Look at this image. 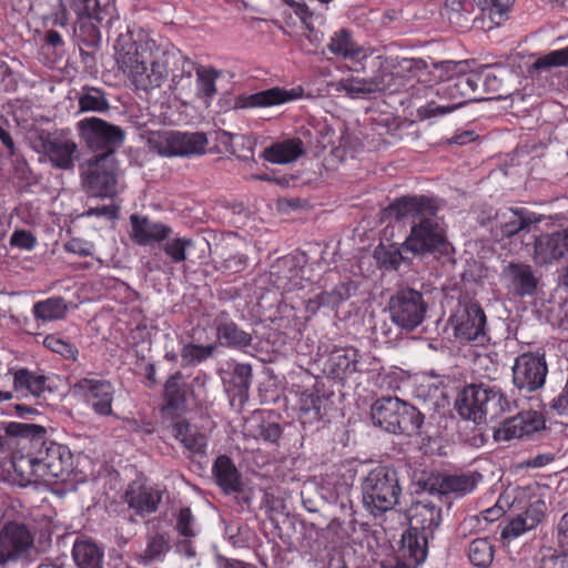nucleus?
I'll return each mask as SVG.
<instances>
[{
  "label": "nucleus",
  "mask_w": 568,
  "mask_h": 568,
  "mask_svg": "<svg viewBox=\"0 0 568 568\" xmlns=\"http://www.w3.org/2000/svg\"><path fill=\"white\" fill-rule=\"evenodd\" d=\"M4 434L18 438V445L26 450L13 463L16 471L23 473L29 466L30 475L34 480L61 479L65 480L74 470V456L65 445L48 438L47 428L30 423H3Z\"/></svg>",
  "instance_id": "1"
},
{
  "label": "nucleus",
  "mask_w": 568,
  "mask_h": 568,
  "mask_svg": "<svg viewBox=\"0 0 568 568\" xmlns=\"http://www.w3.org/2000/svg\"><path fill=\"white\" fill-rule=\"evenodd\" d=\"M438 206L433 197L404 195L388 204L384 214L397 222H410L405 247L413 256L423 258L428 255H448L452 250L446 231L436 216Z\"/></svg>",
  "instance_id": "2"
},
{
  "label": "nucleus",
  "mask_w": 568,
  "mask_h": 568,
  "mask_svg": "<svg viewBox=\"0 0 568 568\" xmlns=\"http://www.w3.org/2000/svg\"><path fill=\"white\" fill-rule=\"evenodd\" d=\"M116 62L120 69L133 82L136 89L149 91L160 88L164 82L165 67L174 59L155 41L131 30L119 34L115 45Z\"/></svg>",
  "instance_id": "3"
},
{
  "label": "nucleus",
  "mask_w": 568,
  "mask_h": 568,
  "mask_svg": "<svg viewBox=\"0 0 568 568\" xmlns=\"http://www.w3.org/2000/svg\"><path fill=\"white\" fill-rule=\"evenodd\" d=\"M70 7L77 16L72 32L81 62L92 68L102 44L101 29H110L119 21L115 0H70Z\"/></svg>",
  "instance_id": "4"
},
{
  "label": "nucleus",
  "mask_w": 568,
  "mask_h": 568,
  "mask_svg": "<svg viewBox=\"0 0 568 568\" xmlns=\"http://www.w3.org/2000/svg\"><path fill=\"white\" fill-rule=\"evenodd\" d=\"M454 406L463 419L480 425L513 412L516 402L510 400L499 386L471 383L458 392Z\"/></svg>",
  "instance_id": "5"
},
{
  "label": "nucleus",
  "mask_w": 568,
  "mask_h": 568,
  "mask_svg": "<svg viewBox=\"0 0 568 568\" xmlns=\"http://www.w3.org/2000/svg\"><path fill=\"white\" fill-rule=\"evenodd\" d=\"M371 418L375 427L397 436H418L425 415L410 403L396 396H383L371 406Z\"/></svg>",
  "instance_id": "6"
},
{
  "label": "nucleus",
  "mask_w": 568,
  "mask_h": 568,
  "mask_svg": "<svg viewBox=\"0 0 568 568\" xmlns=\"http://www.w3.org/2000/svg\"><path fill=\"white\" fill-rule=\"evenodd\" d=\"M363 507L373 516L394 509L402 494L398 471L379 465L371 469L361 484Z\"/></svg>",
  "instance_id": "7"
},
{
  "label": "nucleus",
  "mask_w": 568,
  "mask_h": 568,
  "mask_svg": "<svg viewBox=\"0 0 568 568\" xmlns=\"http://www.w3.org/2000/svg\"><path fill=\"white\" fill-rule=\"evenodd\" d=\"M463 63L456 61H440L433 64V74L442 84L436 89L437 95L443 100L453 102L478 101L483 73L478 71L464 72Z\"/></svg>",
  "instance_id": "8"
},
{
  "label": "nucleus",
  "mask_w": 568,
  "mask_h": 568,
  "mask_svg": "<svg viewBox=\"0 0 568 568\" xmlns=\"http://www.w3.org/2000/svg\"><path fill=\"white\" fill-rule=\"evenodd\" d=\"M30 148L48 161L53 169L70 171L74 168V154L78 144L73 141L68 129L49 131L34 128L29 131Z\"/></svg>",
  "instance_id": "9"
},
{
  "label": "nucleus",
  "mask_w": 568,
  "mask_h": 568,
  "mask_svg": "<svg viewBox=\"0 0 568 568\" xmlns=\"http://www.w3.org/2000/svg\"><path fill=\"white\" fill-rule=\"evenodd\" d=\"M80 170L82 189L89 196H116L119 168L115 156H92L80 166Z\"/></svg>",
  "instance_id": "10"
},
{
  "label": "nucleus",
  "mask_w": 568,
  "mask_h": 568,
  "mask_svg": "<svg viewBox=\"0 0 568 568\" xmlns=\"http://www.w3.org/2000/svg\"><path fill=\"white\" fill-rule=\"evenodd\" d=\"M81 140L94 156H115V151L123 144L125 132L122 128L98 116H88L77 123Z\"/></svg>",
  "instance_id": "11"
},
{
  "label": "nucleus",
  "mask_w": 568,
  "mask_h": 568,
  "mask_svg": "<svg viewBox=\"0 0 568 568\" xmlns=\"http://www.w3.org/2000/svg\"><path fill=\"white\" fill-rule=\"evenodd\" d=\"M449 322L454 328L455 337L460 342H478L483 345L489 339L486 313L481 305L474 300H459Z\"/></svg>",
  "instance_id": "12"
},
{
  "label": "nucleus",
  "mask_w": 568,
  "mask_h": 568,
  "mask_svg": "<svg viewBox=\"0 0 568 568\" xmlns=\"http://www.w3.org/2000/svg\"><path fill=\"white\" fill-rule=\"evenodd\" d=\"M427 307L423 293L414 288L397 291L388 302L392 322L407 332H412L424 322Z\"/></svg>",
  "instance_id": "13"
},
{
  "label": "nucleus",
  "mask_w": 568,
  "mask_h": 568,
  "mask_svg": "<svg viewBox=\"0 0 568 568\" xmlns=\"http://www.w3.org/2000/svg\"><path fill=\"white\" fill-rule=\"evenodd\" d=\"M150 143L161 155L189 158L205 153L209 136L203 132L168 131L152 136Z\"/></svg>",
  "instance_id": "14"
},
{
  "label": "nucleus",
  "mask_w": 568,
  "mask_h": 568,
  "mask_svg": "<svg viewBox=\"0 0 568 568\" xmlns=\"http://www.w3.org/2000/svg\"><path fill=\"white\" fill-rule=\"evenodd\" d=\"M481 478L483 476L479 473L454 475L423 473L415 481L417 486L415 493H429L438 497L448 494L465 496L476 488Z\"/></svg>",
  "instance_id": "15"
},
{
  "label": "nucleus",
  "mask_w": 568,
  "mask_h": 568,
  "mask_svg": "<svg viewBox=\"0 0 568 568\" xmlns=\"http://www.w3.org/2000/svg\"><path fill=\"white\" fill-rule=\"evenodd\" d=\"M369 63L372 68H376V72L373 75L365 78L351 77L333 82L329 85L336 92H345L351 99H358L389 90L393 85L394 74L383 67L379 57L371 59Z\"/></svg>",
  "instance_id": "16"
},
{
  "label": "nucleus",
  "mask_w": 568,
  "mask_h": 568,
  "mask_svg": "<svg viewBox=\"0 0 568 568\" xmlns=\"http://www.w3.org/2000/svg\"><path fill=\"white\" fill-rule=\"evenodd\" d=\"M215 331L216 347L222 346L246 354L258 351L260 339L255 329L245 331L235 323L230 314L222 311L216 314L212 324Z\"/></svg>",
  "instance_id": "17"
},
{
  "label": "nucleus",
  "mask_w": 568,
  "mask_h": 568,
  "mask_svg": "<svg viewBox=\"0 0 568 568\" xmlns=\"http://www.w3.org/2000/svg\"><path fill=\"white\" fill-rule=\"evenodd\" d=\"M548 374L545 353L527 352L516 357L513 366V384L523 393L540 389Z\"/></svg>",
  "instance_id": "18"
},
{
  "label": "nucleus",
  "mask_w": 568,
  "mask_h": 568,
  "mask_svg": "<svg viewBox=\"0 0 568 568\" xmlns=\"http://www.w3.org/2000/svg\"><path fill=\"white\" fill-rule=\"evenodd\" d=\"M33 549V536L26 525L11 521L1 529L0 565L30 559Z\"/></svg>",
  "instance_id": "19"
},
{
  "label": "nucleus",
  "mask_w": 568,
  "mask_h": 568,
  "mask_svg": "<svg viewBox=\"0 0 568 568\" xmlns=\"http://www.w3.org/2000/svg\"><path fill=\"white\" fill-rule=\"evenodd\" d=\"M366 371L368 366L365 356L353 347L333 349L323 364V373L339 383L355 373Z\"/></svg>",
  "instance_id": "20"
},
{
  "label": "nucleus",
  "mask_w": 568,
  "mask_h": 568,
  "mask_svg": "<svg viewBox=\"0 0 568 568\" xmlns=\"http://www.w3.org/2000/svg\"><path fill=\"white\" fill-rule=\"evenodd\" d=\"M532 257L541 266L568 260V226L536 237Z\"/></svg>",
  "instance_id": "21"
},
{
  "label": "nucleus",
  "mask_w": 568,
  "mask_h": 568,
  "mask_svg": "<svg viewBox=\"0 0 568 568\" xmlns=\"http://www.w3.org/2000/svg\"><path fill=\"white\" fill-rule=\"evenodd\" d=\"M303 94L302 88L290 90L273 87L252 94H241L234 101V109L270 108L297 100Z\"/></svg>",
  "instance_id": "22"
},
{
  "label": "nucleus",
  "mask_w": 568,
  "mask_h": 568,
  "mask_svg": "<svg viewBox=\"0 0 568 568\" xmlns=\"http://www.w3.org/2000/svg\"><path fill=\"white\" fill-rule=\"evenodd\" d=\"M545 428V420L536 412H520L506 418L495 432V438L510 440L530 436Z\"/></svg>",
  "instance_id": "23"
},
{
  "label": "nucleus",
  "mask_w": 568,
  "mask_h": 568,
  "mask_svg": "<svg viewBox=\"0 0 568 568\" xmlns=\"http://www.w3.org/2000/svg\"><path fill=\"white\" fill-rule=\"evenodd\" d=\"M328 396L323 392V384L315 382L312 387L300 392L298 419L305 427L320 423L326 414Z\"/></svg>",
  "instance_id": "24"
},
{
  "label": "nucleus",
  "mask_w": 568,
  "mask_h": 568,
  "mask_svg": "<svg viewBox=\"0 0 568 568\" xmlns=\"http://www.w3.org/2000/svg\"><path fill=\"white\" fill-rule=\"evenodd\" d=\"M161 500L160 490L139 481L131 483L124 493V501L129 509H132L134 515L141 518L154 514Z\"/></svg>",
  "instance_id": "25"
},
{
  "label": "nucleus",
  "mask_w": 568,
  "mask_h": 568,
  "mask_svg": "<svg viewBox=\"0 0 568 568\" xmlns=\"http://www.w3.org/2000/svg\"><path fill=\"white\" fill-rule=\"evenodd\" d=\"M77 386L83 390L85 402L95 414L111 416L114 395L113 385L109 381L82 378Z\"/></svg>",
  "instance_id": "26"
},
{
  "label": "nucleus",
  "mask_w": 568,
  "mask_h": 568,
  "mask_svg": "<svg viewBox=\"0 0 568 568\" xmlns=\"http://www.w3.org/2000/svg\"><path fill=\"white\" fill-rule=\"evenodd\" d=\"M493 222L496 227V235L501 237H513L521 231H529L532 223L538 220L532 219L531 214L523 207H501L498 209L493 216Z\"/></svg>",
  "instance_id": "27"
},
{
  "label": "nucleus",
  "mask_w": 568,
  "mask_h": 568,
  "mask_svg": "<svg viewBox=\"0 0 568 568\" xmlns=\"http://www.w3.org/2000/svg\"><path fill=\"white\" fill-rule=\"evenodd\" d=\"M326 48L335 57L354 63H361L367 60L371 61L372 59L368 49L359 44L354 39L353 32L346 28L335 31Z\"/></svg>",
  "instance_id": "28"
},
{
  "label": "nucleus",
  "mask_w": 568,
  "mask_h": 568,
  "mask_svg": "<svg viewBox=\"0 0 568 568\" xmlns=\"http://www.w3.org/2000/svg\"><path fill=\"white\" fill-rule=\"evenodd\" d=\"M501 275L517 296H531L537 291L538 280L528 264L510 262L504 266Z\"/></svg>",
  "instance_id": "29"
},
{
  "label": "nucleus",
  "mask_w": 568,
  "mask_h": 568,
  "mask_svg": "<svg viewBox=\"0 0 568 568\" xmlns=\"http://www.w3.org/2000/svg\"><path fill=\"white\" fill-rule=\"evenodd\" d=\"M374 258L381 268L399 272L403 268L410 270L416 256H413L410 251L406 250L404 241L400 244L390 243L385 245L381 243L374 250Z\"/></svg>",
  "instance_id": "30"
},
{
  "label": "nucleus",
  "mask_w": 568,
  "mask_h": 568,
  "mask_svg": "<svg viewBox=\"0 0 568 568\" xmlns=\"http://www.w3.org/2000/svg\"><path fill=\"white\" fill-rule=\"evenodd\" d=\"M131 239L138 245H149L169 237L172 229L161 222H154L149 216L132 214L130 216Z\"/></svg>",
  "instance_id": "31"
},
{
  "label": "nucleus",
  "mask_w": 568,
  "mask_h": 568,
  "mask_svg": "<svg viewBox=\"0 0 568 568\" xmlns=\"http://www.w3.org/2000/svg\"><path fill=\"white\" fill-rule=\"evenodd\" d=\"M409 511V528L434 537V531L442 523V508L432 501L418 500Z\"/></svg>",
  "instance_id": "32"
},
{
  "label": "nucleus",
  "mask_w": 568,
  "mask_h": 568,
  "mask_svg": "<svg viewBox=\"0 0 568 568\" xmlns=\"http://www.w3.org/2000/svg\"><path fill=\"white\" fill-rule=\"evenodd\" d=\"M212 474L215 483L225 494L243 490L242 475L227 455H220L214 460Z\"/></svg>",
  "instance_id": "33"
},
{
  "label": "nucleus",
  "mask_w": 568,
  "mask_h": 568,
  "mask_svg": "<svg viewBox=\"0 0 568 568\" xmlns=\"http://www.w3.org/2000/svg\"><path fill=\"white\" fill-rule=\"evenodd\" d=\"M306 152L300 138H290L272 143L263 151L264 160L275 164H288L298 160Z\"/></svg>",
  "instance_id": "34"
},
{
  "label": "nucleus",
  "mask_w": 568,
  "mask_h": 568,
  "mask_svg": "<svg viewBox=\"0 0 568 568\" xmlns=\"http://www.w3.org/2000/svg\"><path fill=\"white\" fill-rule=\"evenodd\" d=\"M103 549L92 539H75L72 547V559L77 568H103Z\"/></svg>",
  "instance_id": "35"
},
{
  "label": "nucleus",
  "mask_w": 568,
  "mask_h": 568,
  "mask_svg": "<svg viewBox=\"0 0 568 568\" xmlns=\"http://www.w3.org/2000/svg\"><path fill=\"white\" fill-rule=\"evenodd\" d=\"M166 54H174V59L169 62L165 67L164 81L166 80L169 73H172L171 79V89L176 91L179 89L184 90L185 88H190L192 72L195 68L194 63L182 55L180 52L175 51H166Z\"/></svg>",
  "instance_id": "36"
},
{
  "label": "nucleus",
  "mask_w": 568,
  "mask_h": 568,
  "mask_svg": "<svg viewBox=\"0 0 568 568\" xmlns=\"http://www.w3.org/2000/svg\"><path fill=\"white\" fill-rule=\"evenodd\" d=\"M186 383L183 382V374L175 372L164 383L163 396L165 404L162 410L176 413L184 410L186 407Z\"/></svg>",
  "instance_id": "37"
},
{
  "label": "nucleus",
  "mask_w": 568,
  "mask_h": 568,
  "mask_svg": "<svg viewBox=\"0 0 568 568\" xmlns=\"http://www.w3.org/2000/svg\"><path fill=\"white\" fill-rule=\"evenodd\" d=\"M170 537L165 532H151L145 537V548L138 555V562L144 566L163 561L170 552Z\"/></svg>",
  "instance_id": "38"
},
{
  "label": "nucleus",
  "mask_w": 568,
  "mask_h": 568,
  "mask_svg": "<svg viewBox=\"0 0 568 568\" xmlns=\"http://www.w3.org/2000/svg\"><path fill=\"white\" fill-rule=\"evenodd\" d=\"M480 11L483 28L491 29L500 26L507 18V13L514 0H473Z\"/></svg>",
  "instance_id": "39"
},
{
  "label": "nucleus",
  "mask_w": 568,
  "mask_h": 568,
  "mask_svg": "<svg viewBox=\"0 0 568 568\" xmlns=\"http://www.w3.org/2000/svg\"><path fill=\"white\" fill-rule=\"evenodd\" d=\"M434 537L408 528L402 536L404 556H407L416 566L423 564L428 554V542Z\"/></svg>",
  "instance_id": "40"
},
{
  "label": "nucleus",
  "mask_w": 568,
  "mask_h": 568,
  "mask_svg": "<svg viewBox=\"0 0 568 568\" xmlns=\"http://www.w3.org/2000/svg\"><path fill=\"white\" fill-rule=\"evenodd\" d=\"M173 435L187 450L193 454H204L207 445L205 435L193 429L191 424L181 419L173 424Z\"/></svg>",
  "instance_id": "41"
},
{
  "label": "nucleus",
  "mask_w": 568,
  "mask_h": 568,
  "mask_svg": "<svg viewBox=\"0 0 568 568\" xmlns=\"http://www.w3.org/2000/svg\"><path fill=\"white\" fill-rule=\"evenodd\" d=\"M474 3L473 0H446L440 14L452 26L468 28L473 21Z\"/></svg>",
  "instance_id": "42"
},
{
  "label": "nucleus",
  "mask_w": 568,
  "mask_h": 568,
  "mask_svg": "<svg viewBox=\"0 0 568 568\" xmlns=\"http://www.w3.org/2000/svg\"><path fill=\"white\" fill-rule=\"evenodd\" d=\"M79 112L103 113L110 110V102L104 90L84 85L78 93Z\"/></svg>",
  "instance_id": "43"
},
{
  "label": "nucleus",
  "mask_w": 568,
  "mask_h": 568,
  "mask_svg": "<svg viewBox=\"0 0 568 568\" xmlns=\"http://www.w3.org/2000/svg\"><path fill=\"white\" fill-rule=\"evenodd\" d=\"M68 311L67 302L61 296L49 297L34 303L32 313L36 320L51 322L61 320Z\"/></svg>",
  "instance_id": "44"
},
{
  "label": "nucleus",
  "mask_w": 568,
  "mask_h": 568,
  "mask_svg": "<svg viewBox=\"0 0 568 568\" xmlns=\"http://www.w3.org/2000/svg\"><path fill=\"white\" fill-rule=\"evenodd\" d=\"M556 67H568V45L537 58L528 68V73L531 78H538Z\"/></svg>",
  "instance_id": "45"
},
{
  "label": "nucleus",
  "mask_w": 568,
  "mask_h": 568,
  "mask_svg": "<svg viewBox=\"0 0 568 568\" xmlns=\"http://www.w3.org/2000/svg\"><path fill=\"white\" fill-rule=\"evenodd\" d=\"M47 377L37 375L27 368H20L14 373L13 387L16 392L26 390L34 396H40L45 389Z\"/></svg>",
  "instance_id": "46"
},
{
  "label": "nucleus",
  "mask_w": 568,
  "mask_h": 568,
  "mask_svg": "<svg viewBox=\"0 0 568 568\" xmlns=\"http://www.w3.org/2000/svg\"><path fill=\"white\" fill-rule=\"evenodd\" d=\"M196 244L207 246L209 243L204 240H201L199 243L189 237H174L170 239L163 245L164 253L171 258L173 263H181L187 258V255L191 253V250L196 246Z\"/></svg>",
  "instance_id": "47"
},
{
  "label": "nucleus",
  "mask_w": 568,
  "mask_h": 568,
  "mask_svg": "<svg viewBox=\"0 0 568 568\" xmlns=\"http://www.w3.org/2000/svg\"><path fill=\"white\" fill-rule=\"evenodd\" d=\"M254 437L268 445L280 447L284 439V427L268 417H263L255 426Z\"/></svg>",
  "instance_id": "48"
},
{
  "label": "nucleus",
  "mask_w": 568,
  "mask_h": 568,
  "mask_svg": "<svg viewBox=\"0 0 568 568\" xmlns=\"http://www.w3.org/2000/svg\"><path fill=\"white\" fill-rule=\"evenodd\" d=\"M216 349V344L199 345L185 344L181 349V365L182 367H192L199 365L201 362L213 356Z\"/></svg>",
  "instance_id": "49"
},
{
  "label": "nucleus",
  "mask_w": 568,
  "mask_h": 568,
  "mask_svg": "<svg viewBox=\"0 0 568 568\" xmlns=\"http://www.w3.org/2000/svg\"><path fill=\"white\" fill-rule=\"evenodd\" d=\"M468 558L479 568L488 567L494 559V547L487 538H477L469 544Z\"/></svg>",
  "instance_id": "50"
},
{
  "label": "nucleus",
  "mask_w": 568,
  "mask_h": 568,
  "mask_svg": "<svg viewBox=\"0 0 568 568\" xmlns=\"http://www.w3.org/2000/svg\"><path fill=\"white\" fill-rule=\"evenodd\" d=\"M248 265V257L240 252L222 253L214 261V267L223 274L232 275L243 272Z\"/></svg>",
  "instance_id": "51"
},
{
  "label": "nucleus",
  "mask_w": 568,
  "mask_h": 568,
  "mask_svg": "<svg viewBox=\"0 0 568 568\" xmlns=\"http://www.w3.org/2000/svg\"><path fill=\"white\" fill-rule=\"evenodd\" d=\"M272 268L271 275H277L276 280L286 285L292 280L298 277L301 272L300 258L292 255L284 256Z\"/></svg>",
  "instance_id": "52"
},
{
  "label": "nucleus",
  "mask_w": 568,
  "mask_h": 568,
  "mask_svg": "<svg viewBox=\"0 0 568 568\" xmlns=\"http://www.w3.org/2000/svg\"><path fill=\"white\" fill-rule=\"evenodd\" d=\"M196 77L199 95L203 97L209 105V100L216 93L215 82L219 72L213 68L200 67L196 68Z\"/></svg>",
  "instance_id": "53"
},
{
  "label": "nucleus",
  "mask_w": 568,
  "mask_h": 568,
  "mask_svg": "<svg viewBox=\"0 0 568 568\" xmlns=\"http://www.w3.org/2000/svg\"><path fill=\"white\" fill-rule=\"evenodd\" d=\"M463 106V102L439 103L437 101H428L425 105L417 109V116L420 120L432 119L446 115Z\"/></svg>",
  "instance_id": "54"
},
{
  "label": "nucleus",
  "mask_w": 568,
  "mask_h": 568,
  "mask_svg": "<svg viewBox=\"0 0 568 568\" xmlns=\"http://www.w3.org/2000/svg\"><path fill=\"white\" fill-rule=\"evenodd\" d=\"M43 345L48 349L63 356L67 359L75 361L79 354V351L74 344L64 341L54 334L47 335L43 339Z\"/></svg>",
  "instance_id": "55"
},
{
  "label": "nucleus",
  "mask_w": 568,
  "mask_h": 568,
  "mask_svg": "<svg viewBox=\"0 0 568 568\" xmlns=\"http://www.w3.org/2000/svg\"><path fill=\"white\" fill-rule=\"evenodd\" d=\"M539 568H568V551L544 548L539 552Z\"/></svg>",
  "instance_id": "56"
},
{
  "label": "nucleus",
  "mask_w": 568,
  "mask_h": 568,
  "mask_svg": "<svg viewBox=\"0 0 568 568\" xmlns=\"http://www.w3.org/2000/svg\"><path fill=\"white\" fill-rule=\"evenodd\" d=\"M195 517L189 507L180 508L176 515L175 530L184 538H193L197 535Z\"/></svg>",
  "instance_id": "57"
},
{
  "label": "nucleus",
  "mask_w": 568,
  "mask_h": 568,
  "mask_svg": "<svg viewBox=\"0 0 568 568\" xmlns=\"http://www.w3.org/2000/svg\"><path fill=\"white\" fill-rule=\"evenodd\" d=\"M252 378V366L250 364H236L232 372V382L239 387V395L246 394Z\"/></svg>",
  "instance_id": "58"
},
{
  "label": "nucleus",
  "mask_w": 568,
  "mask_h": 568,
  "mask_svg": "<svg viewBox=\"0 0 568 568\" xmlns=\"http://www.w3.org/2000/svg\"><path fill=\"white\" fill-rule=\"evenodd\" d=\"M9 243L12 247L32 251L37 246L38 240L31 231L18 229L11 234Z\"/></svg>",
  "instance_id": "59"
},
{
  "label": "nucleus",
  "mask_w": 568,
  "mask_h": 568,
  "mask_svg": "<svg viewBox=\"0 0 568 568\" xmlns=\"http://www.w3.org/2000/svg\"><path fill=\"white\" fill-rule=\"evenodd\" d=\"M545 503L537 500L530 504L527 509L518 515L523 520L527 521L528 528L534 529L545 517L544 513Z\"/></svg>",
  "instance_id": "60"
},
{
  "label": "nucleus",
  "mask_w": 568,
  "mask_h": 568,
  "mask_svg": "<svg viewBox=\"0 0 568 568\" xmlns=\"http://www.w3.org/2000/svg\"><path fill=\"white\" fill-rule=\"evenodd\" d=\"M530 530L527 526V521L523 520L519 516L509 520L500 531V537L503 540H509L513 538H517L521 534Z\"/></svg>",
  "instance_id": "61"
},
{
  "label": "nucleus",
  "mask_w": 568,
  "mask_h": 568,
  "mask_svg": "<svg viewBox=\"0 0 568 568\" xmlns=\"http://www.w3.org/2000/svg\"><path fill=\"white\" fill-rule=\"evenodd\" d=\"M210 138L216 143V146H223L225 152H230L231 154H236L234 149V141L242 140L243 138L233 133H230L224 130H216L210 132Z\"/></svg>",
  "instance_id": "62"
},
{
  "label": "nucleus",
  "mask_w": 568,
  "mask_h": 568,
  "mask_svg": "<svg viewBox=\"0 0 568 568\" xmlns=\"http://www.w3.org/2000/svg\"><path fill=\"white\" fill-rule=\"evenodd\" d=\"M358 290V283L352 280L342 282L337 284L332 293L334 294L335 301L339 306L343 302L349 300L352 296L356 295Z\"/></svg>",
  "instance_id": "63"
},
{
  "label": "nucleus",
  "mask_w": 568,
  "mask_h": 568,
  "mask_svg": "<svg viewBox=\"0 0 568 568\" xmlns=\"http://www.w3.org/2000/svg\"><path fill=\"white\" fill-rule=\"evenodd\" d=\"M325 537L331 542H342L346 538L343 523L338 518H333L325 528Z\"/></svg>",
  "instance_id": "64"
}]
</instances>
